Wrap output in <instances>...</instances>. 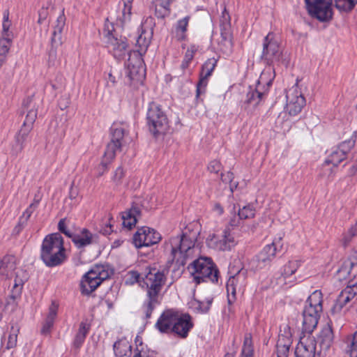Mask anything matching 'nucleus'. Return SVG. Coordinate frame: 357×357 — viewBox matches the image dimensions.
Segmentation results:
<instances>
[{
	"instance_id": "nucleus-46",
	"label": "nucleus",
	"mask_w": 357,
	"mask_h": 357,
	"mask_svg": "<svg viewBox=\"0 0 357 357\" xmlns=\"http://www.w3.org/2000/svg\"><path fill=\"white\" fill-rule=\"evenodd\" d=\"M17 258L12 255H6L1 259L0 268H13L17 265Z\"/></svg>"
},
{
	"instance_id": "nucleus-42",
	"label": "nucleus",
	"mask_w": 357,
	"mask_h": 357,
	"mask_svg": "<svg viewBox=\"0 0 357 357\" xmlns=\"http://www.w3.org/2000/svg\"><path fill=\"white\" fill-rule=\"evenodd\" d=\"M356 136L354 135L349 139L345 140L340 144L337 149L346 156L347 154L354 146L356 143Z\"/></svg>"
},
{
	"instance_id": "nucleus-31",
	"label": "nucleus",
	"mask_w": 357,
	"mask_h": 357,
	"mask_svg": "<svg viewBox=\"0 0 357 357\" xmlns=\"http://www.w3.org/2000/svg\"><path fill=\"white\" fill-rule=\"evenodd\" d=\"M58 307V304H56L54 301H52L49 307L48 314L41 329L42 334L46 335L50 333V329L53 326L54 319L56 317Z\"/></svg>"
},
{
	"instance_id": "nucleus-23",
	"label": "nucleus",
	"mask_w": 357,
	"mask_h": 357,
	"mask_svg": "<svg viewBox=\"0 0 357 357\" xmlns=\"http://www.w3.org/2000/svg\"><path fill=\"white\" fill-rule=\"evenodd\" d=\"M29 278V273L26 269H17L15 273L14 285L11 290L10 298L13 301L19 298L22 294L23 285Z\"/></svg>"
},
{
	"instance_id": "nucleus-25",
	"label": "nucleus",
	"mask_w": 357,
	"mask_h": 357,
	"mask_svg": "<svg viewBox=\"0 0 357 357\" xmlns=\"http://www.w3.org/2000/svg\"><path fill=\"white\" fill-rule=\"evenodd\" d=\"M214 238L215 236H213V238L208 241V244L210 247H213L215 249L219 250H229L236 245L234 238L231 235L229 229H225L224 231L222 239L218 241H214Z\"/></svg>"
},
{
	"instance_id": "nucleus-37",
	"label": "nucleus",
	"mask_w": 357,
	"mask_h": 357,
	"mask_svg": "<svg viewBox=\"0 0 357 357\" xmlns=\"http://www.w3.org/2000/svg\"><path fill=\"white\" fill-rule=\"evenodd\" d=\"M347 291H342L338 295L335 303L331 311L333 313L339 312L342 309L351 301L349 296H347Z\"/></svg>"
},
{
	"instance_id": "nucleus-2",
	"label": "nucleus",
	"mask_w": 357,
	"mask_h": 357,
	"mask_svg": "<svg viewBox=\"0 0 357 357\" xmlns=\"http://www.w3.org/2000/svg\"><path fill=\"white\" fill-rule=\"evenodd\" d=\"M124 280L126 285L138 283L142 288H146V297L142 305V310L145 319H150L155 307L160 303V294L166 282L164 270L149 269L144 278H141L138 271L132 270L125 275Z\"/></svg>"
},
{
	"instance_id": "nucleus-9",
	"label": "nucleus",
	"mask_w": 357,
	"mask_h": 357,
	"mask_svg": "<svg viewBox=\"0 0 357 357\" xmlns=\"http://www.w3.org/2000/svg\"><path fill=\"white\" fill-rule=\"evenodd\" d=\"M111 139L107 144L106 157L114 159L116 153L122 151L126 130L123 124L114 123L110 128Z\"/></svg>"
},
{
	"instance_id": "nucleus-40",
	"label": "nucleus",
	"mask_w": 357,
	"mask_h": 357,
	"mask_svg": "<svg viewBox=\"0 0 357 357\" xmlns=\"http://www.w3.org/2000/svg\"><path fill=\"white\" fill-rule=\"evenodd\" d=\"M345 158L346 156L344 153H342L337 149H336L331 152L328 158L325 160L324 163L326 165L332 164L333 166L337 167Z\"/></svg>"
},
{
	"instance_id": "nucleus-15",
	"label": "nucleus",
	"mask_w": 357,
	"mask_h": 357,
	"mask_svg": "<svg viewBox=\"0 0 357 357\" xmlns=\"http://www.w3.org/2000/svg\"><path fill=\"white\" fill-rule=\"evenodd\" d=\"M193 326L192 317L188 313H182L178 311L175 323L172 328V333L180 338L185 339L188 336L189 332Z\"/></svg>"
},
{
	"instance_id": "nucleus-28",
	"label": "nucleus",
	"mask_w": 357,
	"mask_h": 357,
	"mask_svg": "<svg viewBox=\"0 0 357 357\" xmlns=\"http://www.w3.org/2000/svg\"><path fill=\"white\" fill-rule=\"evenodd\" d=\"M221 39L218 41V48L224 54L229 56L233 51L232 34L231 31H220Z\"/></svg>"
},
{
	"instance_id": "nucleus-1",
	"label": "nucleus",
	"mask_w": 357,
	"mask_h": 357,
	"mask_svg": "<svg viewBox=\"0 0 357 357\" xmlns=\"http://www.w3.org/2000/svg\"><path fill=\"white\" fill-rule=\"evenodd\" d=\"M200 230L197 223L188 225L181 236L169 239L171 253L167 260L169 266L175 268H217L213 259L206 256L195 257V243Z\"/></svg>"
},
{
	"instance_id": "nucleus-33",
	"label": "nucleus",
	"mask_w": 357,
	"mask_h": 357,
	"mask_svg": "<svg viewBox=\"0 0 357 357\" xmlns=\"http://www.w3.org/2000/svg\"><path fill=\"white\" fill-rule=\"evenodd\" d=\"M113 347L116 357H123L132 353V346L126 338L116 341Z\"/></svg>"
},
{
	"instance_id": "nucleus-34",
	"label": "nucleus",
	"mask_w": 357,
	"mask_h": 357,
	"mask_svg": "<svg viewBox=\"0 0 357 357\" xmlns=\"http://www.w3.org/2000/svg\"><path fill=\"white\" fill-rule=\"evenodd\" d=\"M150 43L151 38L149 34L145 31H142L137 39L136 45L138 47V49L137 50L132 51V52H137L140 54L141 56H142L146 53Z\"/></svg>"
},
{
	"instance_id": "nucleus-58",
	"label": "nucleus",
	"mask_w": 357,
	"mask_h": 357,
	"mask_svg": "<svg viewBox=\"0 0 357 357\" xmlns=\"http://www.w3.org/2000/svg\"><path fill=\"white\" fill-rule=\"evenodd\" d=\"M277 347V355L281 354L283 356L287 357V354L289 353V347L287 344H280V346H276Z\"/></svg>"
},
{
	"instance_id": "nucleus-53",
	"label": "nucleus",
	"mask_w": 357,
	"mask_h": 357,
	"mask_svg": "<svg viewBox=\"0 0 357 357\" xmlns=\"http://www.w3.org/2000/svg\"><path fill=\"white\" fill-rule=\"evenodd\" d=\"M356 266H357V252H354L344 261L342 268H354Z\"/></svg>"
},
{
	"instance_id": "nucleus-43",
	"label": "nucleus",
	"mask_w": 357,
	"mask_h": 357,
	"mask_svg": "<svg viewBox=\"0 0 357 357\" xmlns=\"http://www.w3.org/2000/svg\"><path fill=\"white\" fill-rule=\"evenodd\" d=\"M255 210L251 205L244 206L238 211V216L240 220H246L255 217Z\"/></svg>"
},
{
	"instance_id": "nucleus-51",
	"label": "nucleus",
	"mask_w": 357,
	"mask_h": 357,
	"mask_svg": "<svg viewBox=\"0 0 357 357\" xmlns=\"http://www.w3.org/2000/svg\"><path fill=\"white\" fill-rule=\"evenodd\" d=\"M132 0H125L124 8L122 11L123 21H127L130 19Z\"/></svg>"
},
{
	"instance_id": "nucleus-49",
	"label": "nucleus",
	"mask_w": 357,
	"mask_h": 357,
	"mask_svg": "<svg viewBox=\"0 0 357 357\" xmlns=\"http://www.w3.org/2000/svg\"><path fill=\"white\" fill-rule=\"evenodd\" d=\"M342 291H347V296H349V298L353 300L357 295V282L349 280L348 285Z\"/></svg>"
},
{
	"instance_id": "nucleus-32",
	"label": "nucleus",
	"mask_w": 357,
	"mask_h": 357,
	"mask_svg": "<svg viewBox=\"0 0 357 357\" xmlns=\"http://www.w3.org/2000/svg\"><path fill=\"white\" fill-rule=\"evenodd\" d=\"M173 0H154L155 14L158 18H165L170 14V4Z\"/></svg>"
},
{
	"instance_id": "nucleus-48",
	"label": "nucleus",
	"mask_w": 357,
	"mask_h": 357,
	"mask_svg": "<svg viewBox=\"0 0 357 357\" xmlns=\"http://www.w3.org/2000/svg\"><path fill=\"white\" fill-rule=\"evenodd\" d=\"M114 159H109L106 157V152L105 151L102 161L97 168L98 176H101L107 172L108 165L113 161Z\"/></svg>"
},
{
	"instance_id": "nucleus-44",
	"label": "nucleus",
	"mask_w": 357,
	"mask_h": 357,
	"mask_svg": "<svg viewBox=\"0 0 357 357\" xmlns=\"http://www.w3.org/2000/svg\"><path fill=\"white\" fill-rule=\"evenodd\" d=\"M36 209V207L30 204L26 211L23 213L22 215L20 217L19 224L15 227V229H17L19 231L22 227H23L26 224L28 220Z\"/></svg>"
},
{
	"instance_id": "nucleus-10",
	"label": "nucleus",
	"mask_w": 357,
	"mask_h": 357,
	"mask_svg": "<svg viewBox=\"0 0 357 357\" xmlns=\"http://www.w3.org/2000/svg\"><path fill=\"white\" fill-rule=\"evenodd\" d=\"M282 52L278 40L273 33L270 32L264 39L261 59L271 64L280 61Z\"/></svg>"
},
{
	"instance_id": "nucleus-30",
	"label": "nucleus",
	"mask_w": 357,
	"mask_h": 357,
	"mask_svg": "<svg viewBox=\"0 0 357 357\" xmlns=\"http://www.w3.org/2000/svg\"><path fill=\"white\" fill-rule=\"evenodd\" d=\"M94 236L86 229H83L80 234H76L72 241L74 244L81 248L91 244L93 242Z\"/></svg>"
},
{
	"instance_id": "nucleus-59",
	"label": "nucleus",
	"mask_w": 357,
	"mask_h": 357,
	"mask_svg": "<svg viewBox=\"0 0 357 357\" xmlns=\"http://www.w3.org/2000/svg\"><path fill=\"white\" fill-rule=\"evenodd\" d=\"M291 343V340L289 337L284 335H279L276 346H280V344H287V346L290 347Z\"/></svg>"
},
{
	"instance_id": "nucleus-6",
	"label": "nucleus",
	"mask_w": 357,
	"mask_h": 357,
	"mask_svg": "<svg viewBox=\"0 0 357 357\" xmlns=\"http://www.w3.org/2000/svg\"><path fill=\"white\" fill-rule=\"evenodd\" d=\"M36 105V102L32 96L27 97L22 102V112H26L27 113L23 125L16 136V146L19 151L23 149L24 143L36 119L37 108Z\"/></svg>"
},
{
	"instance_id": "nucleus-55",
	"label": "nucleus",
	"mask_w": 357,
	"mask_h": 357,
	"mask_svg": "<svg viewBox=\"0 0 357 357\" xmlns=\"http://www.w3.org/2000/svg\"><path fill=\"white\" fill-rule=\"evenodd\" d=\"M197 50H198L197 46H196L195 45H191L188 48V50L185 54V56H184L183 59L190 62L193 59L195 54L197 52Z\"/></svg>"
},
{
	"instance_id": "nucleus-64",
	"label": "nucleus",
	"mask_w": 357,
	"mask_h": 357,
	"mask_svg": "<svg viewBox=\"0 0 357 357\" xmlns=\"http://www.w3.org/2000/svg\"><path fill=\"white\" fill-rule=\"evenodd\" d=\"M304 265V261L301 260H292L289 261V266L291 267H299Z\"/></svg>"
},
{
	"instance_id": "nucleus-35",
	"label": "nucleus",
	"mask_w": 357,
	"mask_h": 357,
	"mask_svg": "<svg viewBox=\"0 0 357 357\" xmlns=\"http://www.w3.org/2000/svg\"><path fill=\"white\" fill-rule=\"evenodd\" d=\"M189 20L190 17L186 16L177 22L175 29V37L177 40L181 41L185 40V32L187 31Z\"/></svg>"
},
{
	"instance_id": "nucleus-14",
	"label": "nucleus",
	"mask_w": 357,
	"mask_h": 357,
	"mask_svg": "<svg viewBox=\"0 0 357 357\" xmlns=\"http://www.w3.org/2000/svg\"><path fill=\"white\" fill-rule=\"evenodd\" d=\"M287 104L285 109L290 116L300 113L305 105V98L296 88L290 89L287 92Z\"/></svg>"
},
{
	"instance_id": "nucleus-24",
	"label": "nucleus",
	"mask_w": 357,
	"mask_h": 357,
	"mask_svg": "<svg viewBox=\"0 0 357 357\" xmlns=\"http://www.w3.org/2000/svg\"><path fill=\"white\" fill-rule=\"evenodd\" d=\"M141 215V209L139 206L133 203L131 208L122 214L123 227L131 229L135 226L137 218Z\"/></svg>"
},
{
	"instance_id": "nucleus-57",
	"label": "nucleus",
	"mask_w": 357,
	"mask_h": 357,
	"mask_svg": "<svg viewBox=\"0 0 357 357\" xmlns=\"http://www.w3.org/2000/svg\"><path fill=\"white\" fill-rule=\"evenodd\" d=\"M124 171L121 167H118L113 176V181L116 183V185H119L122 183V179L124 177Z\"/></svg>"
},
{
	"instance_id": "nucleus-61",
	"label": "nucleus",
	"mask_w": 357,
	"mask_h": 357,
	"mask_svg": "<svg viewBox=\"0 0 357 357\" xmlns=\"http://www.w3.org/2000/svg\"><path fill=\"white\" fill-rule=\"evenodd\" d=\"M11 25L10 22H3V37L10 38V33H9V29Z\"/></svg>"
},
{
	"instance_id": "nucleus-3",
	"label": "nucleus",
	"mask_w": 357,
	"mask_h": 357,
	"mask_svg": "<svg viewBox=\"0 0 357 357\" xmlns=\"http://www.w3.org/2000/svg\"><path fill=\"white\" fill-rule=\"evenodd\" d=\"M40 258L47 266H57L66 261L63 238L59 233L45 236L41 245Z\"/></svg>"
},
{
	"instance_id": "nucleus-52",
	"label": "nucleus",
	"mask_w": 357,
	"mask_h": 357,
	"mask_svg": "<svg viewBox=\"0 0 357 357\" xmlns=\"http://www.w3.org/2000/svg\"><path fill=\"white\" fill-rule=\"evenodd\" d=\"M11 38L8 37H3L0 40V56H5L10 49V44Z\"/></svg>"
},
{
	"instance_id": "nucleus-60",
	"label": "nucleus",
	"mask_w": 357,
	"mask_h": 357,
	"mask_svg": "<svg viewBox=\"0 0 357 357\" xmlns=\"http://www.w3.org/2000/svg\"><path fill=\"white\" fill-rule=\"evenodd\" d=\"M47 15L48 13L46 8H43L42 9H40L38 12L39 17L38 22L39 24H42L47 19Z\"/></svg>"
},
{
	"instance_id": "nucleus-21",
	"label": "nucleus",
	"mask_w": 357,
	"mask_h": 357,
	"mask_svg": "<svg viewBox=\"0 0 357 357\" xmlns=\"http://www.w3.org/2000/svg\"><path fill=\"white\" fill-rule=\"evenodd\" d=\"M101 284V280L96 275V269H89L86 273L80 283L81 292L82 294L89 296Z\"/></svg>"
},
{
	"instance_id": "nucleus-36",
	"label": "nucleus",
	"mask_w": 357,
	"mask_h": 357,
	"mask_svg": "<svg viewBox=\"0 0 357 357\" xmlns=\"http://www.w3.org/2000/svg\"><path fill=\"white\" fill-rule=\"evenodd\" d=\"M90 329V324H87L86 322L82 321L79 324V328L78 330L77 333L76 334V336L75 337L74 340V346L76 348H79L82 343L84 342L86 334L88 333Z\"/></svg>"
},
{
	"instance_id": "nucleus-29",
	"label": "nucleus",
	"mask_w": 357,
	"mask_h": 357,
	"mask_svg": "<svg viewBox=\"0 0 357 357\" xmlns=\"http://www.w3.org/2000/svg\"><path fill=\"white\" fill-rule=\"evenodd\" d=\"M296 271V269H280L275 273L276 283L282 286L294 282L296 280L294 276Z\"/></svg>"
},
{
	"instance_id": "nucleus-27",
	"label": "nucleus",
	"mask_w": 357,
	"mask_h": 357,
	"mask_svg": "<svg viewBox=\"0 0 357 357\" xmlns=\"http://www.w3.org/2000/svg\"><path fill=\"white\" fill-rule=\"evenodd\" d=\"M229 274H230V275L227 283V291H229L231 289L234 297L236 294V286L244 283L247 278L248 271L247 269H239L238 272L234 275H231L230 272H229Z\"/></svg>"
},
{
	"instance_id": "nucleus-47",
	"label": "nucleus",
	"mask_w": 357,
	"mask_h": 357,
	"mask_svg": "<svg viewBox=\"0 0 357 357\" xmlns=\"http://www.w3.org/2000/svg\"><path fill=\"white\" fill-rule=\"evenodd\" d=\"M234 176L231 172H227L226 174H221V180L224 183H229L231 192H234L238 186V182H234Z\"/></svg>"
},
{
	"instance_id": "nucleus-13",
	"label": "nucleus",
	"mask_w": 357,
	"mask_h": 357,
	"mask_svg": "<svg viewBox=\"0 0 357 357\" xmlns=\"http://www.w3.org/2000/svg\"><path fill=\"white\" fill-rule=\"evenodd\" d=\"M160 240L161 235L149 227L139 228L133 236V243L137 248L153 245L158 243Z\"/></svg>"
},
{
	"instance_id": "nucleus-26",
	"label": "nucleus",
	"mask_w": 357,
	"mask_h": 357,
	"mask_svg": "<svg viewBox=\"0 0 357 357\" xmlns=\"http://www.w3.org/2000/svg\"><path fill=\"white\" fill-rule=\"evenodd\" d=\"M334 335L332 326L328 323L321 331L319 335L317 337V341L319 344L320 350L327 351L333 342Z\"/></svg>"
},
{
	"instance_id": "nucleus-4",
	"label": "nucleus",
	"mask_w": 357,
	"mask_h": 357,
	"mask_svg": "<svg viewBox=\"0 0 357 357\" xmlns=\"http://www.w3.org/2000/svg\"><path fill=\"white\" fill-rule=\"evenodd\" d=\"M322 294L320 291H314L307 299L306 305L303 311V330L311 333L317 327L322 312Z\"/></svg>"
},
{
	"instance_id": "nucleus-38",
	"label": "nucleus",
	"mask_w": 357,
	"mask_h": 357,
	"mask_svg": "<svg viewBox=\"0 0 357 357\" xmlns=\"http://www.w3.org/2000/svg\"><path fill=\"white\" fill-rule=\"evenodd\" d=\"M346 352L349 357H357V331L349 336L346 340Z\"/></svg>"
},
{
	"instance_id": "nucleus-8",
	"label": "nucleus",
	"mask_w": 357,
	"mask_h": 357,
	"mask_svg": "<svg viewBox=\"0 0 357 357\" xmlns=\"http://www.w3.org/2000/svg\"><path fill=\"white\" fill-rule=\"evenodd\" d=\"M309 15L321 22H330L333 15V0H305Z\"/></svg>"
},
{
	"instance_id": "nucleus-54",
	"label": "nucleus",
	"mask_w": 357,
	"mask_h": 357,
	"mask_svg": "<svg viewBox=\"0 0 357 357\" xmlns=\"http://www.w3.org/2000/svg\"><path fill=\"white\" fill-rule=\"evenodd\" d=\"M99 270H96V275L101 280V283L114 273V269H102L101 271H98Z\"/></svg>"
},
{
	"instance_id": "nucleus-50",
	"label": "nucleus",
	"mask_w": 357,
	"mask_h": 357,
	"mask_svg": "<svg viewBox=\"0 0 357 357\" xmlns=\"http://www.w3.org/2000/svg\"><path fill=\"white\" fill-rule=\"evenodd\" d=\"M248 354H250V357H252L253 349L251 345V339L245 337L243 342L241 357H245Z\"/></svg>"
},
{
	"instance_id": "nucleus-39",
	"label": "nucleus",
	"mask_w": 357,
	"mask_h": 357,
	"mask_svg": "<svg viewBox=\"0 0 357 357\" xmlns=\"http://www.w3.org/2000/svg\"><path fill=\"white\" fill-rule=\"evenodd\" d=\"M20 327L17 324H12L10 334L8 337L6 349H10L16 347L17 335L20 332Z\"/></svg>"
},
{
	"instance_id": "nucleus-17",
	"label": "nucleus",
	"mask_w": 357,
	"mask_h": 357,
	"mask_svg": "<svg viewBox=\"0 0 357 357\" xmlns=\"http://www.w3.org/2000/svg\"><path fill=\"white\" fill-rule=\"evenodd\" d=\"M66 24V17L64 15V10L59 15L56 20V24L54 26V31L51 38L52 49L50 51L49 58L50 62L54 61L56 59V50L54 48L60 46L62 44V31Z\"/></svg>"
},
{
	"instance_id": "nucleus-7",
	"label": "nucleus",
	"mask_w": 357,
	"mask_h": 357,
	"mask_svg": "<svg viewBox=\"0 0 357 357\" xmlns=\"http://www.w3.org/2000/svg\"><path fill=\"white\" fill-rule=\"evenodd\" d=\"M107 31L105 34L106 47L109 53L117 60H123L126 56L129 57V54L132 53L130 50L128 40L125 37L120 36L118 38L112 31L107 26Z\"/></svg>"
},
{
	"instance_id": "nucleus-22",
	"label": "nucleus",
	"mask_w": 357,
	"mask_h": 357,
	"mask_svg": "<svg viewBox=\"0 0 357 357\" xmlns=\"http://www.w3.org/2000/svg\"><path fill=\"white\" fill-rule=\"evenodd\" d=\"M193 281L199 284L202 282L210 280L212 282H218L219 277V269H194L190 273Z\"/></svg>"
},
{
	"instance_id": "nucleus-41",
	"label": "nucleus",
	"mask_w": 357,
	"mask_h": 357,
	"mask_svg": "<svg viewBox=\"0 0 357 357\" xmlns=\"http://www.w3.org/2000/svg\"><path fill=\"white\" fill-rule=\"evenodd\" d=\"M357 0H335V6L340 10L349 12L355 7Z\"/></svg>"
},
{
	"instance_id": "nucleus-12",
	"label": "nucleus",
	"mask_w": 357,
	"mask_h": 357,
	"mask_svg": "<svg viewBox=\"0 0 357 357\" xmlns=\"http://www.w3.org/2000/svg\"><path fill=\"white\" fill-rule=\"evenodd\" d=\"M261 77L258 81L255 89L250 87V89L246 95V98L242 101L241 107L248 112H252L266 96L268 88L264 90L263 89L264 86L262 87L261 85ZM271 83V80L267 82V86H269Z\"/></svg>"
},
{
	"instance_id": "nucleus-62",
	"label": "nucleus",
	"mask_w": 357,
	"mask_h": 357,
	"mask_svg": "<svg viewBox=\"0 0 357 357\" xmlns=\"http://www.w3.org/2000/svg\"><path fill=\"white\" fill-rule=\"evenodd\" d=\"M357 234V227L354 225L352 226L348 231L347 235H349L348 241H351V238L355 236Z\"/></svg>"
},
{
	"instance_id": "nucleus-18",
	"label": "nucleus",
	"mask_w": 357,
	"mask_h": 357,
	"mask_svg": "<svg viewBox=\"0 0 357 357\" xmlns=\"http://www.w3.org/2000/svg\"><path fill=\"white\" fill-rule=\"evenodd\" d=\"M178 310L173 308L164 310L158 319L155 327L161 333H172Z\"/></svg>"
},
{
	"instance_id": "nucleus-63",
	"label": "nucleus",
	"mask_w": 357,
	"mask_h": 357,
	"mask_svg": "<svg viewBox=\"0 0 357 357\" xmlns=\"http://www.w3.org/2000/svg\"><path fill=\"white\" fill-rule=\"evenodd\" d=\"M58 229L61 233H63L67 229L65 223V219H61L59 220L58 224Z\"/></svg>"
},
{
	"instance_id": "nucleus-45",
	"label": "nucleus",
	"mask_w": 357,
	"mask_h": 357,
	"mask_svg": "<svg viewBox=\"0 0 357 357\" xmlns=\"http://www.w3.org/2000/svg\"><path fill=\"white\" fill-rule=\"evenodd\" d=\"M220 31H231L230 16L226 8L222 11L220 17Z\"/></svg>"
},
{
	"instance_id": "nucleus-19",
	"label": "nucleus",
	"mask_w": 357,
	"mask_h": 357,
	"mask_svg": "<svg viewBox=\"0 0 357 357\" xmlns=\"http://www.w3.org/2000/svg\"><path fill=\"white\" fill-rule=\"evenodd\" d=\"M218 60L215 58L207 59L202 65L199 75V80L197 84L196 97L199 98L202 93L205 92L208 84V78L211 75L216 66Z\"/></svg>"
},
{
	"instance_id": "nucleus-16",
	"label": "nucleus",
	"mask_w": 357,
	"mask_h": 357,
	"mask_svg": "<svg viewBox=\"0 0 357 357\" xmlns=\"http://www.w3.org/2000/svg\"><path fill=\"white\" fill-rule=\"evenodd\" d=\"M282 237L275 238L271 244L266 245L256 256L259 262L258 266L269 265V262L275 258L276 252L280 251L282 248Z\"/></svg>"
},
{
	"instance_id": "nucleus-11",
	"label": "nucleus",
	"mask_w": 357,
	"mask_h": 357,
	"mask_svg": "<svg viewBox=\"0 0 357 357\" xmlns=\"http://www.w3.org/2000/svg\"><path fill=\"white\" fill-rule=\"evenodd\" d=\"M126 74L132 81L141 82L145 77L144 61L140 54L132 52L126 62Z\"/></svg>"
},
{
	"instance_id": "nucleus-56",
	"label": "nucleus",
	"mask_w": 357,
	"mask_h": 357,
	"mask_svg": "<svg viewBox=\"0 0 357 357\" xmlns=\"http://www.w3.org/2000/svg\"><path fill=\"white\" fill-rule=\"evenodd\" d=\"M222 169L221 163L216 160H212L208 165V169L211 173L218 174Z\"/></svg>"
},
{
	"instance_id": "nucleus-5",
	"label": "nucleus",
	"mask_w": 357,
	"mask_h": 357,
	"mask_svg": "<svg viewBox=\"0 0 357 357\" xmlns=\"http://www.w3.org/2000/svg\"><path fill=\"white\" fill-rule=\"evenodd\" d=\"M146 119L149 131L155 139L163 138L169 132L170 126L168 118L158 104H149Z\"/></svg>"
},
{
	"instance_id": "nucleus-20",
	"label": "nucleus",
	"mask_w": 357,
	"mask_h": 357,
	"mask_svg": "<svg viewBox=\"0 0 357 357\" xmlns=\"http://www.w3.org/2000/svg\"><path fill=\"white\" fill-rule=\"evenodd\" d=\"M321 350L317 349V340L309 337L305 342H301L295 350L296 357H317L321 354Z\"/></svg>"
}]
</instances>
